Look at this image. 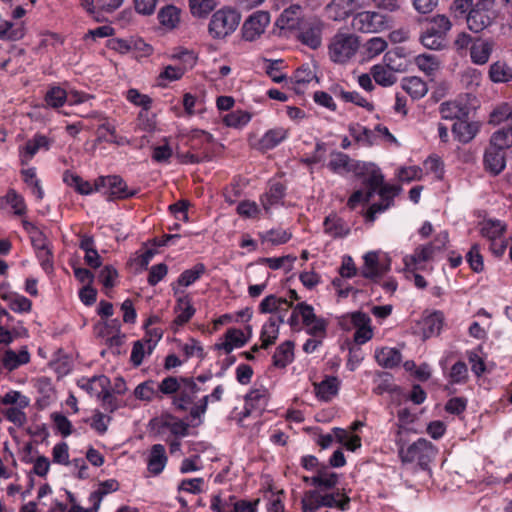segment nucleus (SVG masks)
<instances>
[{"mask_svg": "<svg viewBox=\"0 0 512 512\" xmlns=\"http://www.w3.org/2000/svg\"><path fill=\"white\" fill-rule=\"evenodd\" d=\"M79 386L90 395L100 398L103 391L109 387V379L104 375L83 378L79 381Z\"/></svg>", "mask_w": 512, "mask_h": 512, "instance_id": "obj_27", "label": "nucleus"}, {"mask_svg": "<svg viewBox=\"0 0 512 512\" xmlns=\"http://www.w3.org/2000/svg\"><path fill=\"white\" fill-rule=\"evenodd\" d=\"M489 77L495 83L512 81V68L505 62L496 61L490 66Z\"/></svg>", "mask_w": 512, "mask_h": 512, "instance_id": "obj_37", "label": "nucleus"}, {"mask_svg": "<svg viewBox=\"0 0 512 512\" xmlns=\"http://www.w3.org/2000/svg\"><path fill=\"white\" fill-rule=\"evenodd\" d=\"M192 283V271H185L174 286V293L177 297V306L175 308L176 318L174 324L182 326L187 323L192 316V305L187 289Z\"/></svg>", "mask_w": 512, "mask_h": 512, "instance_id": "obj_7", "label": "nucleus"}, {"mask_svg": "<svg viewBox=\"0 0 512 512\" xmlns=\"http://www.w3.org/2000/svg\"><path fill=\"white\" fill-rule=\"evenodd\" d=\"M295 260L296 257L287 255L278 258H262L260 261L266 263L271 269L285 268L287 271H290Z\"/></svg>", "mask_w": 512, "mask_h": 512, "instance_id": "obj_56", "label": "nucleus"}, {"mask_svg": "<svg viewBox=\"0 0 512 512\" xmlns=\"http://www.w3.org/2000/svg\"><path fill=\"white\" fill-rule=\"evenodd\" d=\"M63 182L73 187L79 194L89 195L95 188L88 181L83 180L79 175L67 170L63 173Z\"/></svg>", "mask_w": 512, "mask_h": 512, "instance_id": "obj_33", "label": "nucleus"}, {"mask_svg": "<svg viewBox=\"0 0 512 512\" xmlns=\"http://www.w3.org/2000/svg\"><path fill=\"white\" fill-rule=\"evenodd\" d=\"M339 381L336 377H326L323 381L315 384L316 395L324 400L329 401L338 393Z\"/></svg>", "mask_w": 512, "mask_h": 512, "instance_id": "obj_34", "label": "nucleus"}, {"mask_svg": "<svg viewBox=\"0 0 512 512\" xmlns=\"http://www.w3.org/2000/svg\"><path fill=\"white\" fill-rule=\"evenodd\" d=\"M158 392H160L159 388H155L153 381H145L135 388L134 395L139 400L151 401L157 396Z\"/></svg>", "mask_w": 512, "mask_h": 512, "instance_id": "obj_51", "label": "nucleus"}, {"mask_svg": "<svg viewBox=\"0 0 512 512\" xmlns=\"http://www.w3.org/2000/svg\"><path fill=\"white\" fill-rule=\"evenodd\" d=\"M284 322V317L271 316L262 327L260 339L262 341L261 348L267 349L274 344L279 335V325Z\"/></svg>", "mask_w": 512, "mask_h": 512, "instance_id": "obj_19", "label": "nucleus"}, {"mask_svg": "<svg viewBox=\"0 0 512 512\" xmlns=\"http://www.w3.org/2000/svg\"><path fill=\"white\" fill-rule=\"evenodd\" d=\"M491 24V18L485 10L472 9L467 15L468 28L475 33H479Z\"/></svg>", "mask_w": 512, "mask_h": 512, "instance_id": "obj_28", "label": "nucleus"}, {"mask_svg": "<svg viewBox=\"0 0 512 512\" xmlns=\"http://www.w3.org/2000/svg\"><path fill=\"white\" fill-rule=\"evenodd\" d=\"M480 125L477 122H467L461 119L453 124L452 133L461 143H469L479 132Z\"/></svg>", "mask_w": 512, "mask_h": 512, "instance_id": "obj_21", "label": "nucleus"}, {"mask_svg": "<svg viewBox=\"0 0 512 512\" xmlns=\"http://www.w3.org/2000/svg\"><path fill=\"white\" fill-rule=\"evenodd\" d=\"M349 133L358 143L365 145L372 144V131L360 124H351L349 126Z\"/></svg>", "mask_w": 512, "mask_h": 512, "instance_id": "obj_53", "label": "nucleus"}, {"mask_svg": "<svg viewBox=\"0 0 512 512\" xmlns=\"http://www.w3.org/2000/svg\"><path fill=\"white\" fill-rule=\"evenodd\" d=\"M306 332L312 337H319L324 339L326 336L327 321L323 318L317 317L309 324L305 325Z\"/></svg>", "mask_w": 512, "mask_h": 512, "instance_id": "obj_60", "label": "nucleus"}, {"mask_svg": "<svg viewBox=\"0 0 512 512\" xmlns=\"http://www.w3.org/2000/svg\"><path fill=\"white\" fill-rule=\"evenodd\" d=\"M338 482L339 475L329 466L321 465L311 476V485L316 489L306 491L302 497V512H318L324 507L348 510L350 498L343 490L336 488Z\"/></svg>", "mask_w": 512, "mask_h": 512, "instance_id": "obj_1", "label": "nucleus"}, {"mask_svg": "<svg viewBox=\"0 0 512 512\" xmlns=\"http://www.w3.org/2000/svg\"><path fill=\"white\" fill-rule=\"evenodd\" d=\"M494 48V42L477 38L470 47V57L473 63L477 65L486 64Z\"/></svg>", "mask_w": 512, "mask_h": 512, "instance_id": "obj_18", "label": "nucleus"}, {"mask_svg": "<svg viewBox=\"0 0 512 512\" xmlns=\"http://www.w3.org/2000/svg\"><path fill=\"white\" fill-rule=\"evenodd\" d=\"M324 230L334 237H342L349 232V228L345 222L336 215H329L325 218Z\"/></svg>", "mask_w": 512, "mask_h": 512, "instance_id": "obj_39", "label": "nucleus"}, {"mask_svg": "<svg viewBox=\"0 0 512 512\" xmlns=\"http://www.w3.org/2000/svg\"><path fill=\"white\" fill-rule=\"evenodd\" d=\"M300 11L299 5H292L289 8L285 9L280 17L277 20V25L282 28H293L296 24H298V13Z\"/></svg>", "mask_w": 512, "mask_h": 512, "instance_id": "obj_46", "label": "nucleus"}, {"mask_svg": "<svg viewBox=\"0 0 512 512\" xmlns=\"http://www.w3.org/2000/svg\"><path fill=\"white\" fill-rule=\"evenodd\" d=\"M241 15L231 7L217 10L211 17L208 32L214 39H223L232 34L238 27Z\"/></svg>", "mask_w": 512, "mask_h": 512, "instance_id": "obj_5", "label": "nucleus"}, {"mask_svg": "<svg viewBox=\"0 0 512 512\" xmlns=\"http://www.w3.org/2000/svg\"><path fill=\"white\" fill-rule=\"evenodd\" d=\"M288 136V130L277 127L268 130L260 139V147L264 150H270L278 146Z\"/></svg>", "mask_w": 512, "mask_h": 512, "instance_id": "obj_31", "label": "nucleus"}, {"mask_svg": "<svg viewBox=\"0 0 512 512\" xmlns=\"http://www.w3.org/2000/svg\"><path fill=\"white\" fill-rule=\"evenodd\" d=\"M364 263L360 274L373 282H378L391 268V259L379 252L370 251L363 256Z\"/></svg>", "mask_w": 512, "mask_h": 512, "instance_id": "obj_9", "label": "nucleus"}, {"mask_svg": "<svg viewBox=\"0 0 512 512\" xmlns=\"http://www.w3.org/2000/svg\"><path fill=\"white\" fill-rule=\"evenodd\" d=\"M371 75L377 84L384 87L391 86L396 82L395 73L383 65H374L371 68Z\"/></svg>", "mask_w": 512, "mask_h": 512, "instance_id": "obj_40", "label": "nucleus"}, {"mask_svg": "<svg viewBox=\"0 0 512 512\" xmlns=\"http://www.w3.org/2000/svg\"><path fill=\"white\" fill-rule=\"evenodd\" d=\"M99 132V141H105L108 143H114V144H123L125 142V139L123 137H120L116 133V128L113 124L109 122H104L99 125L98 127Z\"/></svg>", "mask_w": 512, "mask_h": 512, "instance_id": "obj_45", "label": "nucleus"}, {"mask_svg": "<svg viewBox=\"0 0 512 512\" xmlns=\"http://www.w3.org/2000/svg\"><path fill=\"white\" fill-rule=\"evenodd\" d=\"M351 26L362 33H379L390 27V19L380 12L362 11L353 16Z\"/></svg>", "mask_w": 512, "mask_h": 512, "instance_id": "obj_8", "label": "nucleus"}, {"mask_svg": "<svg viewBox=\"0 0 512 512\" xmlns=\"http://www.w3.org/2000/svg\"><path fill=\"white\" fill-rule=\"evenodd\" d=\"M105 187L109 190L111 199H125L135 195L134 190H129L127 184L119 176L100 177L95 182V190Z\"/></svg>", "mask_w": 512, "mask_h": 512, "instance_id": "obj_12", "label": "nucleus"}, {"mask_svg": "<svg viewBox=\"0 0 512 512\" xmlns=\"http://www.w3.org/2000/svg\"><path fill=\"white\" fill-rule=\"evenodd\" d=\"M402 88L413 98L420 99L428 92L426 82L416 76L406 77L402 80Z\"/></svg>", "mask_w": 512, "mask_h": 512, "instance_id": "obj_30", "label": "nucleus"}, {"mask_svg": "<svg viewBox=\"0 0 512 512\" xmlns=\"http://www.w3.org/2000/svg\"><path fill=\"white\" fill-rule=\"evenodd\" d=\"M467 261L474 272H481L484 268L483 257L480 254L479 245L474 244L467 253Z\"/></svg>", "mask_w": 512, "mask_h": 512, "instance_id": "obj_61", "label": "nucleus"}, {"mask_svg": "<svg viewBox=\"0 0 512 512\" xmlns=\"http://www.w3.org/2000/svg\"><path fill=\"white\" fill-rule=\"evenodd\" d=\"M250 120L251 114L243 110L232 111L226 114L223 118L225 125L236 129L246 126Z\"/></svg>", "mask_w": 512, "mask_h": 512, "instance_id": "obj_43", "label": "nucleus"}, {"mask_svg": "<svg viewBox=\"0 0 512 512\" xmlns=\"http://www.w3.org/2000/svg\"><path fill=\"white\" fill-rule=\"evenodd\" d=\"M217 5V0H194V17L206 18Z\"/></svg>", "mask_w": 512, "mask_h": 512, "instance_id": "obj_57", "label": "nucleus"}, {"mask_svg": "<svg viewBox=\"0 0 512 512\" xmlns=\"http://www.w3.org/2000/svg\"><path fill=\"white\" fill-rule=\"evenodd\" d=\"M290 307H292V303H289L286 299L269 295L261 301L259 310L262 313L286 312Z\"/></svg>", "mask_w": 512, "mask_h": 512, "instance_id": "obj_35", "label": "nucleus"}, {"mask_svg": "<svg viewBox=\"0 0 512 512\" xmlns=\"http://www.w3.org/2000/svg\"><path fill=\"white\" fill-rule=\"evenodd\" d=\"M435 252L434 246L430 244L417 247L413 254L406 255L403 258L405 269L415 271L422 268L427 261L433 258Z\"/></svg>", "mask_w": 512, "mask_h": 512, "instance_id": "obj_14", "label": "nucleus"}, {"mask_svg": "<svg viewBox=\"0 0 512 512\" xmlns=\"http://www.w3.org/2000/svg\"><path fill=\"white\" fill-rule=\"evenodd\" d=\"M126 98L129 102L142 107L145 111L149 110L152 104V99L148 95L141 94L137 89H129Z\"/></svg>", "mask_w": 512, "mask_h": 512, "instance_id": "obj_59", "label": "nucleus"}, {"mask_svg": "<svg viewBox=\"0 0 512 512\" xmlns=\"http://www.w3.org/2000/svg\"><path fill=\"white\" fill-rule=\"evenodd\" d=\"M327 166L332 172L337 174L353 172L357 176L365 177L363 183L370 186L372 189L368 197L373 195L383 180V175L376 165L352 160L347 154L342 152L331 153Z\"/></svg>", "mask_w": 512, "mask_h": 512, "instance_id": "obj_2", "label": "nucleus"}, {"mask_svg": "<svg viewBox=\"0 0 512 512\" xmlns=\"http://www.w3.org/2000/svg\"><path fill=\"white\" fill-rule=\"evenodd\" d=\"M290 238L291 233L281 228L272 229L266 232L264 236V239L268 242H271L273 245L284 244L288 242Z\"/></svg>", "mask_w": 512, "mask_h": 512, "instance_id": "obj_64", "label": "nucleus"}, {"mask_svg": "<svg viewBox=\"0 0 512 512\" xmlns=\"http://www.w3.org/2000/svg\"><path fill=\"white\" fill-rule=\"evenodd\" d=\"M11 310L17 313L29 312L31 310V301L20 294H9L4 296Z\"/></svg>", "mask_w": 512, "mask_h": 512, "instance_id": "obj_49", "label": "nucleus"}, {"mask_svg": "<svg viewBox=\"0 0 512 512\" xmlns=\"http://www.w3.org/2000/svg\"><path fill=\"white\" fill-rule=\"evenodd\" d=\"M2 404L11 406L28 407L30 399L19 391H9L2 398Z\"/></svg>", "mask_w": 512, "mask_h": 512, "instance_id": "obj_58", "label": "nucleus"}, {"mask_svg": "<svg viewBox=\"0 0 512 512\" xmlns=\"http://www.w3.org/2000/svg\"><path fill=\"white\" fill-rule=\"evenodd\" d=\"M158 19L161 25L173 29L180 21V10L173 5H167L159 11Z\"/></svg>", "mask_w": 512, "mask_h": 512, "instance_id": "obj_41", "label": "nucleus"}, {"mask_svg": "<svg viewBox=\"0 0 512 512\" xmlns=\"http://www.w3.org/2000/svg\"><path fill=\"white\" fill-rule=\"evenodd\" d=\"M284 194L285 187L280 182L273 183L269 187V190L260 199L266 213H269L270 209L281 201Z\"/></svg>", "mask_w": 512, "mask_h": 512, "instance_id": "obj_32", "label": "nucleus"}, {"mask_svg": "<svg viewBox=\"0 0 512 512\" xmlns=\"http://www.w3.org/2000/svg\"><path fill=\"white\" fill-rule=\"evenodd\" d=\"M294 359V343L285 341L281 343L273 355V365L278 368H285Z\"/></svg>", "mask_w": 512, "mask_h": 512, "instance_id": "obj_29", "label": "nucleus"}, {"mask_svg": "<svg viewBox=\"0 0 512 512\" xmlns=\"http://www.w3.org/2000/svg\"><path fill=\"white\" fill-rule=\"evenodd\" d=\"M258 500L253 502L250 501H238L233 506L227 503H222L219 496L214 495L211 497V507L218 512H256V504Z\"/></svg>", "mask_w": 512, "mask_h": 512, "instance_id": "obj_22", "label": "nucleus"}, {"mask_svg": "<svg viewBox=\"0 0 512 512\" xmlns=\"http://www.w3.org/2000/svg\"><path fill=\"white\" fill-rule=\"evenodd\" d=\"M421 42L426 48L440 50L445 45V38L440 35H434L431 31L426 30L421 36Z\"/></svg>", "mask_w": 512, "mask_h": 512, "instance_id": "obj_62", "label": "nucleus"}, {"mask_svg": "<svg viewBox=\"0 0 512 512\" xmlns=\"http://www.w3.org/2000/svg\"><path fill=\"white\" fill-rule=\"evenodd\" d=\"M340 96H341V98L345 102L354 103L355 105H357L359 107H363V108L367 109L368 111H373L374 110V105L371 102H369L367 99L362 97L356 91H344V90H342L340 92Z\"/></svg>", "mask_w": 512, "mask_h": 512, "instance_id": "obj_55", "label": "nucleus"}, {"mask_svg": "<svg viewBox=\"0 0 512 512\" xmlns=\"http://www.w3.org/2000/svg\"><path fill=\"white\" fill-rule=\"evenodd\" d=\"M247 342L248 338H246L242 330L230 328L225 333V340L222 343L216 344V348L229 354L234 348H240Z\"/></svg>", "mask_w": 512, "mask_h": 512, "instance_id": "obj_24", "label": "nucleus"}, {"mask_svg": "<svg viewBox=\"0 0 512 512\" xmlns=\"http://www.w3.org/2000/svg\"><path fill=\"white\" fill-rule=\"evenodd\" d=\"M437 449L425 438H419L407 447L400 446L399 457L404 463L416 462L422 469H427L435 458Z\"/></svg>", "mask_w": 512, "mask_h": 512, "instance_id": "obj_6", "label": "nucleus"}, {"mask_svg": "<svg viewBox=\"0 0 512 512\" xmlns=\"http://www.w3.org/2000/svg\"><path fill=\"white\" fill-rule=\"evenodd\" d=\"M363 47L367 58L371 59L383 53L388 47V42L382 37H372Z\"/></svg>", "mask_w": 512, "mask_h": 512, "instance_id": "obj_48", "label": "nucleus"}, {"mask_svg": "<svg viewBox=\"0 0 512 512\" xmlns=\"http://www.w3.org/2000/svg\"><path fill=\"white\" fill-rule=\"evenodd\" d=\"M160 393L173 395V407L179 412L192 413V380L189 378L166 377L159 384Z\"/></svg>", "mask_w": 512, "mask_h": 512, "instance_id": "obj_3", "label": "nucleus"}, {"mask_svg": "<svg viewBox=\"0 0 512 512\" xmlns=\"http://www.w3.org/2000/svg\"><path fill=\"white\" fill-rule=\"evenodd\" d=\"M110 422L111 417L100 411H96L89 421L91 428L94 429L100 435L106 433Z\"/></svg>", "mask_w": 512, "mask_h": 512, "instance_id": "obj_54", "label": "nucleus"}, {"mask_svg": "<svg viewBox=\"0 0 512 512\" xmlns=\"http://www.w3.org/2000/svg\"><path fill=\"white\" fill-rule=\"evenodd\" d=\"M52 140L43 134H35L26 144L19 148V156L23 165L28 164L40 150H49Z\"/></svg>", "mask_w": 512, "mask_h": 512, "instance_id": "obj_13", "label": "nucleus"}, {"mask_svg": "<svg viewBox=\"0 0 512 512\" xmlns=\"http://www.w3.org/2000/svg\"><path fill=\"white\" fill-rule=\"evenodd\" d=\"M397 191H398V189L395 186L383 185V182H382L381 185L379 187H377V189L375 190L373 195L376 192H378V194L380 195L382 200L385 201L386 203L385 204H382V203L372 204L370 206L369 210L367 211V215H366L367 219L369 221H374L375 215L377 213L385 211L390 206L392 197L397 194Z\"/></svg>", "mask_w": 512, "mask_h": 512, "instance_id": "obj_17", "label": "nucleus"}, {"mask_svg": "<svg viewBox=\"0 0 512 512\" xmlns=\"http://www.w3.org/2000/svg\"><path fill=\"white\" fill-rule=\"evenodd\" d=\"M452 23L449 18L445 15H436L431 18L430 26L427 30L434 33V35H440L446 37L447 33L451 30Z\"/></svg>", "mask_w": 512, "mask_h": 512, "instance_id": "obj_47", "label": "nucleus"}, {"mask_svg": "<svg viewBox=\"0 0 512 512\" xmlns=\"http://www.w3.org/2000/svg\"><path fill=\"white\" fill-rule=\"evenodd\" d=\"M193 138L194 149L197 147L199 150H201V152L197 154L194 153V162L210 158L216 145L212 135L203 130L194 129Z\"/></svg>", "mask_w": 512, "mask_h": 512, "instance_id": "obj_15", "label": "nucleus"}, {"mask_svg": "<svg viewBox=\"0 0 512 512\" xmlns=\"http://www.w3.org/2000/svg\"><path fill=\"white\" fill-rule=\"evenodd\" d=\"M27 407L10 406L3 410L5 419L13 423L16 428H23L28 421L27 415L24 411Z\"/></svg>", "mask_w": 512, "mask_h": 512, "instance_id": "obj_42", "label": "nucleus"}, {"mask_svg": "<svg viewBox=\"0 0 512 512\" xmlns=\"http://www.w3.org/2000/svg\"><path fill=\"white\" fill-rule=\"evenodd\" d=\"M417 67L427 75H432L439 67L436 57L431 54H421L415 58Z\"/></svg>", "mask_w": 512, "mask_h": 512, "instance_id": "obj_52", "label": "nucleus"}, {"mask_svg": "<svg viewBox=\"0 0 512 512\" xmlns=\"http://www.w3.org/2000/svg\"><path fill=\"white\" fill-rule=\"evenodd\" d=\"M439 110L442 118L447 120L457 119L460 121L466 119L469 114V107L457 100L443 102Z\"/></svg>", "mask_w": 512, "mask_h": 512, "instance_id": "obj_23", "label": "nucleus"}, {"mask_svg": "<svg viewBox=\"0 0 512 512\" xmlns=\"http://www.w3.org/2000/svg\"><path fill=\"white\" fill-rule=\"evenodd\" d=\"M67 97H68L67 92L64 89H62L61 87L55 86V87L50 88L47 91V93L45 95V101L48 106H50L52 108H58V107H61L65 103Z\"/></svg>", "mask_w": 512, "mask_h": 512, "instance_id": "obj_50", "label": "nucleus"}, {"mask_svg": "<svg viewBox=\"0 0 512 512\" xmlns=\"http://www.w3.org/2000/svg\"><path fill=\"white\" fill-rule=\"evenodd\" d=\"M270 24V14L267 11H256L252 13L242 24L241 34L245 41H256L264 34Z\"/></svg>", "mask_w": 512, "mask_h": 512, "instance_id": "obj_11", "label": "nucleus"}, {"mask_svg": "<svg viewBox=\"0 0 512 512\" xmlns=\"http://www.w3.org/2000/svg\"><path fill=\"white\" fill-rule=\"evenodd\" d=\"M30 361V353L27 347H22L19 352L11 349L5 351L2 363L9 371L17 369L19 366L27 364Z\"/></svg>", "mask_w": 512, "mask_h": 512, "instance_id": "obj_25", "label": "nucleus"}, {"mask_svg": "<svg viewBox=\"0 0 512 512\" xmlns=\"http://www.w3.org/2000/svg\"><path fill=\"white\" fill-rule=\"evenodd\" d=\"M268 401V391L265 388L253 389L245 397L247 406L262 410Z\"/></svg>", "mask_w": 512, "mask_h": 512, "instance_id": "obj_44", "label": "nucleus"}, {"mask_svg": "<svg viewBox=\"0 0 512 512\" xmlns=\"http://www.w3.org/2000/svg\"><path fill=\"white\" fill-rule=\"evenodd\" d=\"M119 489V483L114 479H109L101 482L97 491H94L89 496V502L94 504V511H98L103 496L110 492H115Z\"/></svg>", "mask_w": 512, "mask_h": 512, "instance_id": "obj_36", "label": "nucleus"}, {"mask_svg": "<svg viewBox=\"0 0 512 512\" xmlns=\"http://www.w3.org/2000/svg\"><path fill=\"white\" fill-rule=\"evenodd\" d=\"M375 359L380 366L392 369L399 365L402 357L396 348L383 347L375 351Z\"/></svg>", "mask_w": 512, "mask_h": 512, "instance_id": "obj_26", "label": "nucleus"}, {"mask_svg": "<svg viewBox=\"0 0 512 512\" xmlns=\"http://www.w3.org/2000/svg\"><path fill=\"white\" fill-rule=\"evenodd\" d=\"M484 165L493 175L500 174L506 166L504 150L489 144L484 154Z\"/></svg>", "mask_w": 512, "mask_h": 512, "instance_id": "obj_16", "label": "nucleus"}, {"mask_svg": "<svg viewBox=\"0 0 512 512\" xmlns=\"http://www.w3.org/2000/svg\"><path fill=\"white\" fill-rule=\"evenodd\" d=\"M506 225L500 220L487 219L481 223V234L489 240H496L502 237Z\"/></svg>", "mask_w": 512, "mask_h": 512, "instance_id": "obj_38", "label": "nucleus"}, {"mask_svg": "<svg viewBox=\"0 0 512 512\" xmlns=\"http://www.w3.org/2000/svg\"><path fill=\"white\" fill-rule=\"evenodd\" d=\"M443 320L442 315L434 313L428 316L424 320V332L425 334L433 335L438 334L442 328Z\"/></svg>", "mask_w": 512, "mask_h": 512, "instance_id": "obj_63", "label": "nucleus"}, {"mask_svg": "<svg viewBox=\"0 0 512 512\" xmlns=\"http://www.w3.org/2000/svg\"><path fill=\"white\" fill-rule=\"evenodd\" d=\"M167 455L164 445L154 444L149 452L147 469L152 475H159L165 468Z\"/></svg>", "mask_w": 512, "mask_h": 512, "instance_id": "obj_20", "label": "nucleus"}, {"mask_svg": "<svg viewBox=\"0 0 512 512\" xmlns=\"http://www.w3.org/2000/svg\"><path fill=\"white\" fill-rule=\"evenodd\" d=\"M360 48V37L350 32L338 31L329 41L328 56L336 64L348 63Z\"/></svg>", "mask_w": 512, "mask_h": 512, "instance_id": "obj_4", "label": "nucleus"}, {"mask_svg": "<svg viewBox=\"0 0 512 512\" xmlns=\"http://www.w3.org/2000/svg\"><path fill=\"white\" fill-rule=\"evenodd\" d=\"M324 26V22L316 16L302 19L298 23V40L313 50L318 49L322 44Z\"/></svg>", "mask_w": 512, "mask_h": 512, "instance_id": "obj_10", "label": "nucleus"}]
</instances>
